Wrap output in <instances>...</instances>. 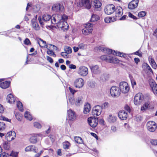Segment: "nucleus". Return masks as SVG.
<instances>
[{
  "instance_id": "50",
  "label": "nucleus",
  "mask_w": 157,
  "mask_h": 157,
  "mask_svg": "<svg viewBox=\"0 0 157 157\" xmlns=\"http://www.w3.org/2000/svg\"><path fill=\"white\" fill-rule=\"evenodd\" d=\"M65 52H66L67 54H70L72 52V49L69 47H67L64 48Z\"/></svg>"
},
{
  "instance_id": "43",
  "label": "nucleus",
  "mask_w": 157,
  "mask_h": 157,
  "mask_svg": "<svg viewBox=\"0 0 157 157\" xmlns=\"http://www.w3.org/2000/svg\"><path fill=\"white\" fill-rule=\"evenodd\" d=\"M51 17L50 15L48 14H44L43 16V20L44 21H49L51 18Z\"/></svg>"
},
{
  "instance_id": "19",
  "label": "nucleus",
  "mask_w": 157,
  "mask_h": 157,
  "mask_svg": "<svg viewBox=\"0 0 157 157\" xmlns=\"http://www.w3.org/2000/svg\"><path fill=\"white\" fill-rule=\"evenodd\" d=\"M67 113L68 118L70 120L73 121L76 119L75 113L74 111L69 109L67 111Z\"/></svg>"
},
{
  "instance_id": "3",
  "label": "nucleus",
  "mask_w": 157,
  "mask_h": 157,
  "mask_svg": "<svg viewBox=\"0 0 157 157\" xmlns=\"http://www.w3.org/2000/svg\"><path fill=\"white\" fill-rule=\"evenodd\" d=\"M110 93L112 97H117L119 96L121 94V91L118 87L113 86L111 88Z\"/></svg>"
},
{
  "instance_id": "36",
  "label": "nucleus",
  "mask_w": 157,
  "mask_h": 157,
  "mask_svg": "<svg viewBox=\"0 0 157 157\" xmlns=\"http://www.w3.org/2000/svg\"><path fill=\"white\" fill-rule=\"evenodd\" d=\"M99 19V17L98 15L93 14L91 16L90 21L91 22H94L96 21Z\"/></svg>"
},
{
  "instance_id": "49",
  "label": "nucleus",
  "mask_w": 157,
  "mask_h": 157,
  "mask_svg": "<svg viewBox=\"0 0 157 157\" xmlns=\"http://www.w3.org/2000/svg\"><path fill=\"white\" fill-rule=\"evenodd\" d=\"M70 143L68 141L65 142L63 144V148L64 149L68 148L70 146Z\"/></svg>"
},
{
  "instance_id": "22",
  "label": "nucleus",
  "mask_w": 157,
  "mask_h": 157,
  "mask_svg": "<svg viewBox=\"0 0 157 157\" xmlns=\"http://www.w3.org/2000/svg\"><path fill=\"white\" fill-rule=\"evenodd\" d=\"M115 16L116 17H120L122 15L123 13V11L122 8L120 7H117L115 10Z\"/></svg>"
},
{
  "instance_id": "27",
  "label": "nucleus",
  "mask_w": 157,
  "mask_h": 157,
  "mask_svg": "<svg viewBox=\"0 0 157 157\" xmlns=\"http://www.w3.org/2000/svg\"><path fill=\"white\" fill-rule=\"evenodd\" d=\"M10 82V81H5L0 83V87L2 89H6L9 87Z\"/></svg>"
},
{
  "instance_id": "18",
  "label": "nucleus",
  "mask_w": 157,
  "mask_h": 157,
  "mask_svg": "<svg viewBox=\"0 0 157 157\" xmlns=\"http://www.w3.org/2000/svg\"><path fill=\"white\" fill-rule=\"evenodd\" d=\"M119 117L122 120H126L128 117L127 113L125 110H121L119 111L118 113Z\"/></svg>"
},
{
  "instance_id": "31",
  "label": "nucleus",
  "mask_w": 157,
  "mask_h": 157,
  "mask_svg": "<svg viewBox=\"0 0 157 157\" xmlns=\"http://www.w3.org/2000/svg\"><path fill=\"white\" fill-rule=\"evenodd\" d=\"M90 110V107L89 103L86 104L84 108L83 113L85 114H87Z\"/></svg>"
},
{
  "instance_id": "57",
  "label": "nucleus",
  "mask_w": 157,
  "mask_h": 157,
  "mask_svg": "<svg viewBox=\"0 0 157 157\" xmlns=\"http://www.w3.org/2000/svg\"><path fill=\"white\" fill-rule=\"evenodd\" d=\"M18 155V152L12 151L10 154V155L13 157H16Z\"/></svg>"
},
{
  "instance_id": "59",
  "label": "nucleus",
  "mask_w": 157,
  "mask_h": 157,
  "mask_svg": "<svg viewBox=\"0 0 157 157\" xmlns=\"http://www.w3.org/2000/svg\"><path fill=\"white\" fill-rule=\"evenodd\" d=\"M105 48H103L101 46H98L95 48V49H97V50H101V51H102L104 52V49Z\"/></svg>"
},
{
  "instance_id": "56",
  "label": "nucleus",
  "mask_w": 157,
  "mask_h": 157,
  "mask_svg": "<svg viewBox=\"0 0 157 157\" xmlns=\"http://www.w3.org/2000/svg\"><path fill=\"white\" fill-rule=\"evenodd\" d=\"M34 126L38 128H41V124L37 122H35L34 123Z\"/></svg>"
},
{
  "instance_id": "5",
  "label": "nucleus",
  "mask_w": 157,
  "mask_h": 157,
  "mask_svg": "<svg viewBox=\"0 0 157 157\" xmlns=\"http://www.w3.org/2000/svg\"><path fill=\"white\" fill-rule=\"evenodd\" d=\"M120 90L123 93H126L129 90V87L127 82H122L119 84Z\"/></svg>"
},
{
  "instance_id": "6",
  "label": "nucleus",
  "mask_w": 157,
  "mask_h": 157,
  "mask_svg": "<svg viewBox=\"0 0 157 157\" xmlns=\"http://www.w3.org/2000/svg\"><path fill=\"white\" fill-rule=\"evenodd\" d=\"M144 99V96L141 93L137 94L134 98V102L136 105H140Z\"/></svg>"
},
{
  "instance_id": "21",
  "label": "nucleus",
  "mask_w": 157,
  "mask_h": 157,
  "mask_svg": "<svg viewBox=\"0 0 157 157\" xmlns=\"http://www.w3.org/2000/svg\"><path fill=\"white\" fill-rule=\"evenodd\" d=\"M60 21L58 14L53 15L51 17V22L52 24H57V22Z\"/></svg>"
},
{
  "instance_id": "38",
  "label": "nucleus",
  "mask_w": 157,
  "mask_h": 157,
  "mask_svg": "<svg viewBox=\"0 0 157 157\" xmlns=\"http://www.w3.org/2000/svg\"><path fill=\"white\" fill-rule=\"evenodd\" d=\"M114 55H116L117 56H120L121 57H123L125 58L127 56L126 54L123 53H121L120 52H117L116 51H114Z\"/></svg>"
},
{
  "instance_id": "53",
  "label": "nucleus",
  "mask_w": 157,
  "mask_h": 157,
  "mask_svg": "<svg viewBox=\"0 0 157 157\" xmlns=\"http://www.w3.org/2000/svg\"><path fill=\"white\" fill-rule=\"evenodd\" d=\"M24 43L25 44L27 45H30L31 44L28 38H26L25 39L24 41Z\"/></svg>"
},
{
  "instance_id": "9",
  "label": "nucleus",
  "mask_w": 157,
  "mask_h": 157,
  "mask_svg": "<svg viewBox=\"0 0 157 157\" xmlns=\"http://www.w3.org/2000/svg\"><path fill=\"white\" fill-rule=\"evenodd\" d=\"M52 10L55 12H61L64 11V7L63 5L60 4H55L53 5Z\"/></svg>"
},
{
  "instance_id": "17",
  "label": "nucleus",
  "mask_w": 157,
  "mask_h": 157,
  "mask_svg": "<svg viewBox=\"0 0 157 157\" xmlns=\"http://www.w3.org/2000/svg\"><path fill=\"white\" fill-rule=\"evenodd\" d=\"M139 3L138 0H133L128 5V8L131 10L137 7Z\"/></svg>"
},
{
  "instance_id": "55",
  "label": "nucleus",
  "mask_w": 157,
  "mask_h": 157,
  "mask_svg": "<svg viewBox=\"0 0 157 157\" xmlns=\"http://www.w3.org/2000/svg\"><path fill=\"white\" fill-rule=\"evenodd\" d=\"M146 15V13L145 11H141L139 13L138 16L139 17H142Z\"/></svg>"
},
{
  "instance_id": "25",
  "label": "nucleus",
  "mask_w": 157,
  "mask_h": 157,
  "mask_svg": "<svg viewBox=\"0 0 157 157\" xmlns=\"http://www.w3.org/2000/svg\"><path fill=\"white\" fill-rule=\"evenodd\" d=\"M117 119V117L112 114H110L107 119L108 121L110 123H115Z\"/></svg>"
},
{
  "instance_id": "45",
  "label": "nucleus",
  "mask_w": 157,
  "mask_h": 157,
  "mask_svg": "<svg viewBox=\"0 0 157 157\" xmlns=\"http://www.w3.org/2000/svg\"><path fill=\"white\" fill-rule=\"evenodd\" d=\"M68 100L70 103L72 105L75 104V100L73 96H71L68 98Z\"/></svg>"
},
{
  "instance_id": "14",
  "label": "nucleus",
  "mask_w": 157,
  "mask_h": 157,
  "mask_svg": "<svg viewBox=\"0 0 157 157\" xmlns=\"http://www.w3.org/2000/svg\"><path fill=\"white\" fill-rule=\"evenodd\" d=\"M149 85L153 92L157 96V84L156 82L153 80H151L149 81Z\"/></svg>"
},
{
  "instance_id": "63",
  "label": "nucleus",
  "mask_w": 157,
  "mask_h": 157,
  "mask_svg": "<svg viewBox=\"0 0 157 157\" xmlns=\"http://www.w3.org/2000/svg\"><path fill=\"white\" fill-rule=\"evenodd\" d=\"M125 109L128 113H130L131 109L130 107L128 105H126L124 107Z\"/></svg>"
},
{
  "instance_id": "4",
  "label": "nucleus",
  "mask_w": 157,
  "mask_h": 157,
  "mask_svg": "<svg viewBox=\"0 0 157 157\" xmlns=\"http://www.w3.org/2000/svg\"><path fill=\"white\" fill-rule=\"evenodd\" d=\"M91 70L92 76L93 77L96 78V75H98L101 73V71L99 69L98 65H91L89 66Z\"/></svg>"
},
{
  "instance_id": "15",
  "label": "nucleus",
  "mask_w": 157,
  "mask_h": 157,
  "mask_svg": "<svg viewBox=\"0 0 157 157\" xmlns=\"http://www.w3.org/2000/svg\"><path fill=\"white\" fill-rule=\"evenodd\" d=\"M16 136L15 132L11 131L7 133L6 135V139L8 141H10L14 139Z\"/></svg>"
},
{
  "instance_id": "58",
  "label": "nucleus",
  "mask_w": 157,
  "mask_h": 157,
  "mask_svg": "<svg viewBox=\"0 0 157 157\" xmlns=\"http://www.w3.org/2000/svg\"><path fill=\"white\" fill-rule=\"evenodd\" d=\"M69 90L70 92L73 95H74L75 93L76 92V90H74L71 87H69Z\"/></svg>"
},
{
  "instance_id": "34",
  "label": "nucleus",
  "mask_w": 157,
  "mask_h": 157,
  "mask_svg": "<svg viewBox=\"0 0 157 157\" xmlns=\"http://www.w3.org/2000/svg\"><path fill=\"white\" fill-rule=\"evenodd\" d=\"M116 19L115 17H106L105 18L104 20L105 22L109 23L114 22L116 21Z\"/></svg>"
},
{
  "instance_id": "44",
  "label": "nucleus",
  "mask_w": 157,
  "mask_h": 157,
  "mask_svg": "<svg viewBox=\"0 0 157 157\" xmlns=\"http://www.w3.org/2000/svg\"><path fill=\"white\" fill-rule=\"evenodd\" d=\"M60 20L61 21H66L68 19V16L65 14H63V15L58 14Z\"/></svg>"
},
{
  "instance_id": "35",
  "label": "nucleus",
  "mask_w": 157,
  "mask_h": 157,
  "mask_svg": "<svg viewBox=\"0 0 157 157\" xmlns=\"http://www.w3.org/2000/svg\"><path fill=\"white\" fill-rule=\"evenodd\" d=\"M149 60L152 68L154 69H156L157 67V65L154 59L149 57Z\"/></svg>"
},
{
  "instance_id": "23",
  "label": "nucleus",
  "mask_w": 157,
  "mask_h": 157,
  "mask_svg": "<svg viewBox=\"0 0 157 157\" xmlns=\"http://www.w3.org/2000/svg\"><path fill=\"white\" fill-rule=\"evenodd\" d=\"M37 43L39 44L41 47H45L47 48L48 49H49L48 47L49 45H47L45 41L43 40L42 39L39 38L37 40Z\"/></svg>"
},
{
  "instance_id": "37",
  "label": "nucleus",
  "mask_w": 157,
  "mask_h": 157,
  "mask_svg": "<svg viewBox=\"0 0 157 157\" xmlns=\"http://www.w3.org/2000/svg\"><path fill=\"white\" fill-rule=\"evenodd\" d=\"M104 53H106L109 55H110L111 54H113L114 55V52L115 51L114 50H112V49H109L108 48H105L104 49Z\"/></svg>"
},
{
  "instance_id": "46",
  "label": "nucleus",
  "mask_w": 157,
  "mask_h": 157,
  "mask_svg": "<svg viewBox=\"0 0 157 157\" xmlns=\"http://www.w3.org/2000/svg\"><path fill=\"white\" fill-rule=\"evenodd\" d=\"M78 47L79 48L82 49H85L87 47V45L83 43H81L78 45Z\"/></svg>"
},
{
  "instance_id": "16",
  "label": "nucleus",
  "mask_w": 157,
  "mask_h": 157,
  "mask_svg": "<svg viewBox=\"0 0 157 157\" xmlns=\"http://www.w3.org/2000/svg\"><path fill=\"white\" fill-rule=\"evenodd\" d=\"M84 84V81L82 78H79L76 79L74 82V86L76 88H81Z\"/></svg>"
},
{
  "instance_id": "48",
  "label": "nucleus",
  "mask_w": 157,
  "mask_h": 157,
  "mask_svg": "<svg viewBox=\"0 0 157 157\" xmlns=\"http://www.w3.org/2000/svg\"><path fill=\"white\" fill-rule=\"evenodd\" d=\"M21 114L19 113H17L15 114V117L19 121H21Z\"/></svg>"
},
{
  "instance_id": "39",
  "label": "nucleus",
  "mask_w": 157,
  "mask_h": 157,
  "mask_svg": "<svg viewBox=\"0 0 157 157\" xmlns=\"http://www.w3.org/2000/svg\"><path fill=\"white\" fill-rule=\"evenodd\" d=\"M150 104V102L149 101L145 102L143 105L141 107V111H144L147 109Z\"/></svg>"
},
{
  "instance_id": "64",
  "label": "nucleus",
  "mask_w": 157,
  "mask_h": 157,
  "mask_svg": "<svg viewBox=\"0 0 157 157\" xmlns=\"http://www.w3.org/2000/svg\"><path fill=\"white\" fill-rule=\"evenodd\" d=\"M8 155L5 152H3L0 154V157H7Z\"/></svg>"
},
{
  "instance_id": "32",
  "label": "nucleus",
  "mask_w": 157,
  "mask_h": 157,
  "mask_svg": "<svg viewBox=\"0 0 157 157\" xmlns=\"http://www.w3.org/2000/svg\"><path fill=\"white\" fill-rule=\"evenodd\" d=\"M32 26L36 30H39L40 27L38 23L34 20L32 21Z\"/></svg>"
},
{
  "instance_id": "40",
  "label": "nucleus",
  "mask_w": 157,
  "mask_h": 157,
  "mask_svg": "<svg viewBox=\"0 0 157 157\" xmlns=\"http://www.w3.org/2000/svg\"><path fill=\"white\" fill-rule=\"evenodd\" d=\"M17 107L19 110L21 112H23V106L22 103L20 101H17Z\"/></svg>"
},
{
  "instance_id": "52",
  "label": "nucleus",
  "mask_w": 157,
  "mask_h": 157,
  "mask_svg": "<svg viewBox=\"0 0 157 157\" xmlns=\"http://www.w3.org/2000/svg\"><path fill=\"white\" fill-rule=\"evenodd\" d=\"M0 120H1L8 121L9 122H10L11 121V120L9 119L8 118L5 117L4 116H0Z\"/></svg>"
},
{
  "instance_id": "13",
  "label": "nucleus",
  "mask_w": 157,
  "mask_h": 157,
  "mask_svg": "<svg viewBox=\"0 0 157 157\" xmlns=\"http://www.w3.org/2000/svg\"><path fill=\"white\" fill-rule=\"evenodd\" d=\"M67 23L66 21H61L60 20L57 22V26L58 28H61L64 31L68 30L69 28Z\"/></svg>"
},
{
  "instance_id": "2",
  "label": "nucleus",
  "mask_w": 157,
  "mask_h": 157,
  "mask_svg": "<svg viewBox=\"0 0 157 157\" xmlns=\"http://www.w3.org/2000/svg\"><path fill=\"white\" fill-rule=\"evenodd\" d=\"M94 24L90 23L86 24L85 28L82 30L83 34L87 35L91 33L93 30V27Z\"/></svg>"
},
{
  "instance_id": "41",
  "label": "nucleus",
  "mask_w": 157,
  "mask_h": 157,
  "mask_svg": "<svg viewBox=\"0 0 157 157\" xmlns=\"http://www.w3.org/2000/svg\"><path fill=\"white\" fill-rule=\"evenodd\" d=\"M25 117L27 120L31 121L32 120V116L28 112H26L24 114Z\"/></svg>"
},
{
  "instance_id": "42",
  "label": "nucleus",
  "mask_w": 157,
  "mask_h": 157,
  "mask_svg": "<svg viewBox=\"0 0 157 157\" xmlns=\"http://www.w3.org/2000/svg\"><path fill=\"white\" fill-rule=\"evenodd\" d=\"M75 141L78 144H82L83 140L82 138L79 136H75L74 137Z\"/></svg>"
},
{
  "instance_id": "62",
  "label": "nucleus",
  "mask_w": 157,
  "mask_h": 157,
  "mask_svg": "<svg viewBox=\"0 0 157 157\" xmlns=\"http://www.w3.org/2000/svg\"><path fill=\"white\" fill-rule=\"evenodd\" d=\"M128 17H129L135 20L137 18L136 17V16L133 15L132 13H131L130 12L129 13H128Z\"/></svg>"
},
{
  "instance_id": "11",
  "label": "nucleus",
  "mask_w": 157,
  "mask_h": 157,
  "mask_svg": "<svg viewBox=\"0 0 157 157\" xmlns=\"http://www.w3.org/2000/svg\"><path fill=\"white\" fill-rule=\"evenodd\" d=\"M102 108L100 106L97 105L94 107L93 109L92 113L93 115L96 116H99L101 113Z\"/></svg>"
},
{
  "instance_id": "7",
  "label": "nucleus",
  "mask_w": 157,
  "mask_h": 157,
  "mask_svg": "<svg viewBox=\"0 0 157 157\" xmlns=\"http://www.w3.org/2000/svg\"><path fill=\"white\" fill-rule=\"evenodd\" d=\"M147 130L151 132H154L156 129L157 126L156 123L152 121H148L146 124Z\"/></svg>"
},
{
  "instance_id": "54",
  "label": "nucleus",
  "mask_w": 157,
  "mask_h": 157,
  "mask_svg": "<svg viewBox=\"0 0 157 157\" xmlns=\"http://www.w3.org/2000/svg\"><path fill=\"white\" fill-rule=\"evenodd\" d=\"M47 53L50 56H53L55 57L56 56V55L54 53V52L51 50H49L47 52Z\"/></svg>"
},
{
  "instance_id": "1",
  "label": "nucleus",
  "mask_w": 157,
  "mask_h": 157,
  "mask_svg": "<svg viewBox=\"0 0 157 157\" xmlns=\"http://www.w3.org/2000/svg\"><path fill=\"white\" fill-rule=\"evenodd\" d=\"M101 58L102 60L107 62L114 63H118L119 60L117 59L115 56L113 57L109 55H104L101 56Z\"/></svg>"
},
{
  "instance_id": "8",
  "label": "nucleus",
  "mask_w": 157,
  "mask_h": 157,
  "mask_svg": "<svg viewBox=\"0 0 157 157\" xmlns=\"http://www.w3.org/2000/svg\"><path fill=\"white\" fill-rule=\"evenodd\" d=\"M77 73L82 76H85L88 73V68L85 66H81L78 68Z\"/></svg>"
},
{
  "instance_id": "12",
  "label": "nucleus",
  "mask_w": 157,
  "mask_h": 157,
  "mask_svg": "<svg viewBox=\"0 0 157 157\" xmlns=\"http://www.w3.org/2000/svg\"><path fill=\"white\" fill-rule=\"evenodd\" d=\"M87 121L89 125L93 128L96 127L98 124V118L90 117L88 119Z\"/></svg>"
},
{
  "instance_id": "20",
  "label": "nucleus",
  "mask_w": 157,
  "mask_h": 157,
  "mask_svg": "<svg viewBox=\"0 0 157 157\" xmlns=\"http://www.w3.org/2000/svg\"><path fill=\"white\" fill-rule=\"evenodd\" d=\"M42 135L39 134H33L30 137L29 141L31 143L35 144L37 142V137L38 136L42 137Z\"/></svg>"
},
{
  "instance_id": "60",
  "label": "nucleus",
  "mask_w": 157,
  "mask_h": 157,
  "mask_svg": "<svg viewBox=\"0 0 157 157\" xmlns=\"http://www.w3.org/2000/svg\"><path fill=\"white\" fill-rule=\"evenodd\" d=\"M151 143L152 145H157V140H152L151 141Z\"/></svg>"
},
{
  "instance_id": "26",
  "label": "nucleus",
  "mask_w": 157,
  "mask_h": 157,
  "mask_svg": "<svg viewBox=\"0 0 157 157\" xmlns=\"http://www.w3.org/2000/svg\"><path fill=\"white\" fill-rule=\"evenodd\" d=\"M7 101L10 103H13L16 100V98L14 97L13 95L10 94H8L6 98Z\"/></svg>"
},
{
  "instance_id": "24",
  "label": "nucleus",
  "mask_w": 157,
  "mask_h": 157,
  "mask_svg": "<svg viewBox=\"0 0 157 157\" xmlns=\"http://www.w3.org/2000/svg\"><path fill=\"white\" fill-rule=\"evenodd\" d=\"M95 78H97L100 82H103L105 81L107 78L106 75L105 73L101 75L99 74Z\"/></svg>"
},
{
  "instance_id": "51",
  "label": "nucleus",
  "mask_w": 157,
  "mask_h": 157,
  "mask_svg": "<svg viewBox=\"0 0 157 157\" xmlns=\"http://www.w3.org/2000/svg\"><path fill=\"white\" fill-rule=\"evenodd\" d=\"M61 55L63 58H67L69 57V56L68 55V54L66 53L65 52H62L61 53Z\"/></svg>"
},
{
  "instance_id": "47",
  "label": "nucleus",
  "mask_w": 157,
  "mask_h": 157,
  "mask_svg": "<svg viewBox=\"0 0 157 157\" xmlns=\"http://www.w3.org/2000/svg\"><path fill=\"white\" fill-rule=\"evenodd\" d=\"M6 124L3 122H0V131L3 130L5 127Z\"/></svg>"
},
{
  "instance_id": "28",
  "label": "nucleus",
  "mask_w": 157,
  "mask_h": 157,
  "mask_svg": "<svg viewBox=\"0 0 157 157\" xmlns=\"http://www.w3.org/2000/svg\"><path fill=\"white\" fill-rule=\"evenodd\" d=\"M25 150L26 151H32L35 153L37 152V149H36L34 145L29 146L25 148Z\"/></svg>"
},
{
  "instance_id": "10",
  "label": "nucleus",
  "mask_w": 157,
  "mask_h": 157,
  "mask_svg": "<svg viewBox=\"0 0 157 157\" xmlns=\"http://www.w3.org/2000/svg\"><path fill=\"white\" fill-rule=\"evenodd\" d=\"M115 10V6L113 4H109L105 8L104 11L105 13L107 15H109L113 13Z\"/></svg>"
},
{
  "instance_id": "33",
  "label": "nucleus",
  "mask_w": 157,
  "mask_h": 157,
  "mask_svg": "<svg viewBox=\"0 0 157 157\" xmlns=\"http://www.w3.org/2000/svg\"><path fill=\"white\" fill-rule=\"evenodd\" d=\"M82 97H78L75 100V105L76 106H79L82 103Z\"/></svg>"
},
{
  "instance_id": "30",
  "label": "nucleus",
  "mask_w": 157,
  "mask_h": 157,
  "mask_svg": "<svg viewBox=\"0 0 157 157\" xmlns=\"http://www.w3.org/2000/svg\"><path fill=\"white\" fill-rule=\"evenodd\" d=\"M94 7L95 9L100 8L101 6V2L98 0H95L93 2Z\"/></svg>"
},
{
  "instance_id": "29",
  "label": "nucleus",
  "mask_w": 157,
  "mask_h": 157,
  "mask_svg": "<svg viewBox=\"0 0 157 157\" xmlns=\"http://www.w3.org/2000/svg\"><path fill=\"white\" fill-rule=\"evenodd\" d=\"M82 3L83 6H85L88 9H90L91 7L89 0H82Z\"/></svg>"
},
{
  "instance_id": "61",
  "label": "nucleus",
  "mask_w": 157,
  "mask_h": 157,
  "mask_svg": "<svg viewBox=\"0 0 157 157\" xmlns=\"http://www.w3.org/2000/svg\"><path fill=\"white\" fill-rule=\"evenodd\" d=\"M46 58L48 61L50 63H52L53 62V60L51 57L47 56Z\"/></svg>"
}]
</instances>
